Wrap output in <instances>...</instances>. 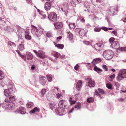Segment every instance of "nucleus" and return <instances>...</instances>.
Segmentation results:
<instances>
[{
  "instance_id": "1",
  "label": "nucleus",
  "mask_w": 126,
  "mask_h": 126,
  "mask_svg": "<svg viewBox=\"0 0 126 126\" xmlns=\"http://www.w3.org/2000/svg\"><path fill=\"white\" fill-rule=\"evenodd\" d=\"M32 26L33 27V28L32 30V33L37 37H40L42 34L43 30L41 28L37 29L35 26L33 25H32Z\"/></svg>"
},
{
  "instance_id": "2",
  "label": "nucleus",
  "mask_w": 126,
  "mask_h": 126,
  "mask_svg": "<svg viewBox=\"0 0 126 126\" xmlns=\"http://www.w3.org/2000/svg\"><path fill=\"white\" fill-rule=\"evenodd\" d=\"M113 53L111 50H106L104 51L103 56L107 59L110 60L111 59L113 56Z\"/></svg>"
},
{
  "instance_id": "3",
  "label": "nucleus",
  "mask_w": 126,
  "mask_h": 126,
  "mask_svg": "<svg viewBox=\"0 0 126 126\" xmlns=\"http://www.w3.org/2000/svg\"><path fill=\"white\" fill-rule=\"evenodd\" d=\"M126 78V70H122L119 71L117 80L120 81Z\"/></svg>"
},
{
  "instance_id": "4",
  "label": "nucleus",
  "mask_w": 126,
  "mask_h": 126,
  "mask_svg": "<svg viewBox=\"0 0 126 126\" xmlns=\"http://www.w3.org/2000/svg\"><path fill=\"white\" fill-rule=\"evenodd\" d=\"M75 32L78 33L79 35L82 37H85L86 36L87 31L83 29L77 28L75 30Z\"/></svg>"
},
{
  "instance_id": "5",
  "label": "nucleus",
  "mask_w": 126,
  "mask_h": 126,
  "mask_svg": "<svg viewBox=\"0 0 126 126\" xmlns=\"http://www.w3.org/2000/svg\"><path fill=\"white\" fill-rule=\"evenodd\" d=\"M48 17L50 20L54 22L57 21V16L56 14L54 12H51L48 15Z\"/></svg>"
},
{
  "instance_id": "6",
  "label": "nucleus",
  "mask_w": 126,
  "mask_h": 126,
  "mask_svg": "<svg viewBox=\"0 0 126 126\" xmlns=\"http://www.w3.org/2000/svg\"><path fill=\"white\" fill-rule=\"evenodd\" d=\"M33 51L39 57L41 58H44L46 57L45 53L42 51L39 50L37 51L36 50H34Z\"/></svg>"
},
{
  "instance_id": "7",
  "label": "nucleus",
  "mask_w": 126,
  "mask_h": 126,
  "mask_svg": "<svg viewBox=\"0 0 126 126\" xmlns=\"http://www.w3.org/2000/svg\"><path fill=\"white\" fill-rule=\"evenodd\" d=\"M67 103V101L63 99L60 100L58 104L59 106L62 108H66Z\"/></svg>"
},
{
  "instance_id": "8",
  "label": "nucleus",
  "mask_w": 126,
  "mask_h": 126,
  "mask_svg": "<svg viewBox=\"0 0 126 126\" xmlns=\"http://www.w3.org/2000/svg\"><path fill=\"white\" fill-rule=\"evenodd\" d=\"M12 90V89L10 87H8L7 89L4 90V92L5 95L7 97L9 96L11 94Z\"/></svg>"
},
{
  "instance_id": "9",
  "label": "nucleus",
  "mask_w": 126,
  "mask_h": 126,
  "mask_svg": "<svg viewBox=\"0 0 126 126\" xmlns=\"http://www.w3.org/2000/svg\"><path fill=\"white\" fill-rule=\"evenodd\" d=\"M6 98L5 100L6 102H12L15 100V98L14 96L10 95L9 96Z\"/></svg>"
},
{
  "instance_id": "10",
  "label": "nucleus",
  "mask_w": 126,
  "mask_h": 126,
  "mask_svg": "<svg viewBox=\"0 0 126 126\" xmlns=\"http://www.w3.org/2000/svg\"><path fill=\"white\" fill-rule=\"evenodd\" d=\"M103 46V44L100 43H96L94 45L95 48L98 51L101 50Z\"/></svg>"
},
{
  "instance_id": "11",
  "label": "nucleus",
  "mask_w": 126,
  "mask_h": 126,
  "mask_svg": "<svg viewBox=\"0 0 126 126\" xmlns=\"http://www.w3.org/2000/svg\"><path fill=\"white\" fill-rule=\"evenodd\" d=\"M60 108H57L55 110V111L60 115H61L63 114L64 112V109Z\"/></svg>"
},
{
  "instance_id": "12",
  "label": "nucleus",
  "mask_w": 126,
  "mask_h": 126,
  "mask_svg": "<svg viewBox=\"0 0 126 126\" xmlns=\"http://www.w3.org/2000/svg\"><path fill=\"white\" fill-rule=\"evenodd\" d=\"M111 46L113 48L117 49L119 47V43L117 41H114L112 43Z\"/></svg>"
},
{
  "instance_id": "13",
  "label": "nucleus",
  "mask_w": 126,
  "mask_h": 126,
  "mask_svg": "<svg viewBox=\"0 0 126 126\" xmlns=\"http://www.w3.org/2000/svg\"><path fill=\"white\" fill-rule=\"evenodd\" d=\"M46 79L45 77L41 76L40 77V82L42 85H45L46 82Z\"/></svg>"
},
{
  "instance_id": "14",
  "label": "nucleus",
  "mask_w": 126,
  "mask_h": 126,
  "mask_svg": "<svg viewBox=\"0 0 126 126\" xmlns=\"http://www.w3.org/2000/svg\"><path fill=\"white\" fill-rule=\"evenodd\" d=\"M68 7V4L67 3H64L62 5L61 9L63 11L65 12L67 9Z\"/></svg>"
},
{
  "instance_id": "15",
  "label": "nucleus",
  "mask_w": 126,
  "mask_h": 126,
  "mask_svg": "<svg viewBox=\"0 0 126 126\" xmlns=\"http://www.w3.org/2000/svg\"><path fill=\"white\" fill-rule=\"evenodd\" d=\"M6 105L8 106L7 107L9 109H13L15 107V104L12 102H8L6 103Z\"/></svg>"
},
{
  "instance_id": "16",
  "label": "nucleus",
  "mask_w": 126,
  "mask_h": 126,
  "mask_svg": "<svg viewBox=\"0 0 126 126\" xmlns=\"http://www.w3.org/2000/svg\"><path fill=\"white\" fill-rule=\"evenodd\" d=\"M54 25L55 28L57 29H60L63 27L62 23L60 22H58L55 23Z\"/></svg>"
},
{
  "instance_id": "17",
  "label": "nucleus",
  "mask_w": 126,
  "mask_h": 126,
  "mask_svg": "<svg viewBox=\"0 0 126 126\" xmlns=\"http://www.w3.org/2000/svg\"><path fill=\"white\" fill-rule=\"evenodd\" d=\"M26 32L25 30L20 27H18L17 30V33L20 36L21 35V36L22 35V34H23V32Z\"/></svg>"
},
{
  "instance_id": "18",
  "label": "nucleus",
  "mask_w": 126,
  "mask_h": 126,
  "mask_svg": "<svg viewBox=\"0 0 126 126\" xmlns=\"http://www.w3.org/2000/svg\"><path fill=\"white\" fill-rule=\"evenodd\" d=\"M101 61V59L100 58H97L94 59L92 62V63L95 65L96 64L100 62Z\"/></svg>"
},
{
  "instance_id": "19",
  "label": "nucleus",
  "mask_w": 126,
  "mask_h": 126,
  "mask_svg": "<svg viewBox=\"0 0 126 126\" xmlns=\"http://www.w3.org/2000/svg\"><path fill=\"white\" fill-rule=\"evenodd\" d=\"M27 58L28 60H32L33 58V56L30 52H28L26 53Z\"/></svg>"
},
{
  "instance_id": "20",
  "label": "nucleus",
  "mask_w": 126,
  "mask_h": 126,
  "mask_svg": "<svg viewBox=\"0 0 126 126\" xmlns=\"http://www.w3.org/2000/svg\"><path fill=\"white\" fill-rule=\"evenodd\" d=\"M82 82L81 81L79 80L78 82L76 84V88L78 90H80L82 87Z\"/></svg>"
},
{
  "instance_id": "21",
  "label": "nucleus",
  "mask_w": 126,
  "mask_h": 126,
  "mask_svg": "<svg viewBox=\"0 0 126 126\" xmlns=\"http://www.w3.org/2000/svg\"><path fill=\"white\" fill-rule=\"evenodd\" d=\"M51 8V5L48 2H46L45 5V9L47 11L49 10Z\"/></svg>"
},
{
  "instance_id": "22",
  "label": "nucleus",
  "mask_w": 126,
  "mask_h": 126,
  "mask_svg": "<svg viewBox=\"0 0 126 126\" xmlns=\"http://www.w3.org/2000/svg\"><path fill=\"white\" fill-rule=\"evenodd\" d=\"M18 110L21 114H23L26 113L25 110L23 107H21L19 108Z\"/></svg>"
},
{
  "instance_id": "23",
  "label": "nucleus",
  "mask_w": 126,
  "mask_h": 126,
  "mask_svg": "<svg viewBox=\"0 0 126 126\" xmlns=\"http://www.w3.org/2000/svg\"><path fill=\"white\" fill-rule=\"evenodd\" d=\"M88 86L90 87H93L95 86V83L94 81L91 80L88 82Z\"/></svg>"
},
{
  "instance_id": "24",
  "label": "nucleus",
  "mask_w": 126,
  "mask_h": 126,
  "mask_svg": "<svg viewBox=\"0 0 126 126\" xmlns=\"http://www.w3.org/2000/svg\"><path fill=\"white\" fill-rule=\"evenodd\" d=\"M67 34V36H68L69 39L70 40H72L73 38V34L70 31L66 32Z\"/></svg>"
},
{
  "instance_id": "25",
  "label": "nucleus",
  "mask_w": 126,
  "mask_h": 126,
  "mask_svg": "<svg viewBox=\"0 0 126 126\" xmlns=\"http://www.w3.org/2000/svg\"><path fill=\"white\" fill-rule=\"evenodd\" d=\"M40 111V109L38 107H36L34 109L30 111V112L32 113H34L37 112H39Z\"/></svg>"
},
{
  "instance_id": "26",
  "label": "nucleus",
  "mask_w": 126,
  "mask_h": 126,
  "mask_svg": "<svg viewBox=\"0 0 126 126\" xmlns=\"http://www.w3.org/2000/svg\"><path fill=\"white\" fill-rule=\"evenodd\" d=\"M54 43L55 45V46L57 47L58 48L62 49L64 47V45L63 44H57L55 42H54Z\"/></svg>"
},
{
  "instance_id": "27",
  "label": "nucleus",
  "mask_w": 126,
  "mask_h": 126,
  "mask_svg": "<svg viewBox=\"0 0 126 126\" xmlns=\"http://www.w3.org/2000/svg\"><path fill=\"white\" fill-rule=\"evenodd\" d=\"M81 2L80 0H72V3L74 5H76L79 4Z\"/></svg>"
},
{
  "instance_id": "28",
  "label": "nucleus",
  "mask_w": 126,
  "mask_h": 126,
  "mask_svg": "<svg viewBox=\"0 0 126 126\" xmlns=\"http://www.w3.org/2000/svg\"><path fill=\"white\" fill-rule=\"evenodd\" d=\"M18 49L22 51L24 48V42H22L21 44H20L18 46Z\"/></svg>"
},
{
  "instance_id": "29",
  "label": "nucleus",
  "mask_w": 126,
  "mask_h": 126,
  "mask_svg": "<svg viewBox=\"0 0 126 126\" xmlns=\"http://www.w3.org/2000/svg\"><path fill=\"white\" fill-rule=\"evenodd\" d=\"M51 54L56 57H58L60 55V54L58 52H55L54 51H52L51 52Z\"/></svg>"
},
{
  "instance_id": "30",
  "label": "nucleus",
  "mask_w": 126,
  "mask_h": 126,
  "mask_svg": "<svg viewBox=\"0 0 126 126\" xmlns=\"http://www.w3.org/2000/svg\"><path fill=\"white\" fill-rule=\"evenodd\" d=\"M46 35L47 37L48 38H50L52 37L53 36L52 33L49 31L46 32Z\"/></svg>"
},
{
  "instance_id": "31",
  "label": "nucleus",
  "mask_w": 126,
  "mask_h": 126,
  "mask_svg": "<svg viewBox=\"0 0 126 126\" xmlns=\"http://www.w3.org/2000/svg\"><path fill=\"white\" fill-rule=\"evenodd\" d=\"M33 105V103L31 102H28L26 105V107L27 108H30Z\"/></svg>"
},
{
  "instance_id": "32",
  "label": "nucleus",
  "mask_w": 126,
  "mask_h": 126,
  "mask_svg": "<svg viewBox=\"0 0 126 126\" xmlns=\"http://www.w3.org/2000/svg\"><path fill=\"white\" fill-rule=\"evenodd\" d=\"M26 34L25 36L26 39L30 40L32 38V37L27 32H26Z\"/></svg>"
},
{
  "instance_id": "33",
  "label": "nucleus",
  "mask_w": 126,
  "mask_h": 126,
  "mask_svg": "<svg viewBox=\"0 0 126 126\" xmlns=\"http://www.w3.org/2000/svg\"><path fill=\"white\" fill-rule=\"evenodd\" d=\"M81 107V104L79 103H77L76 104L75 106V108H76L77 109H80Z\"/></svg>"
},
{
  "instance_id": "34",
  "label": "nucleus",
  "mask_w": 126,
  "mask_h": 126,
  "mask_svg": "<svg viewBox=\"0 0 126 126\" xmlns=\"http://www.w3.org/2000/svg\"><path fill=\"white\" fill-rule=\"evenodd\" d=\"M94 69V70L97 72L98 73H99V72H102V70L100 68H98L96 66H95Z\"/></svg>"
},
{
  "instance_id": "35",
  "label": "nucleus",
  "mask_w": 126,
  "mask_h": 126,
  "mask_svg": "<svg viewBox=\"0 0 126 126\" xmlns=\"http://www.w3.org/2000/svg\"><path fill=\"white\" fill-rule=\"evenodd\" d=\"M115 74H113L111 75H110L109 76V81H112L115 77Z\"/></svg>"
},
{
  "instance_id": "36",
  "label": "nucleus",
  "mask_w": 126,
  "mask_h": 126,
  "mask_svg": "<svg viewBox=\"0 0 126 126\" xmlns=\"http://www.w3.org/2000/svg\"><path fill=\"white\" fill-rule=\"evenodd\" d=\"M69 27L71 29H74L76 27L75 24L74 23H70L69 24Z\"/></svg>"
},
{
  "instance_id": "37",
  "label": "nucleus",
  "mask_w": 126,
  "mask_h": 126,
  "mask_svg": "<svg viewBox=\"0 0 126 126\" xmlns=\"http://www.w3.org/2000/svg\"><path fill=\"white\" fill-rule=\"evenodd\" d=\"M4 77V75L1 71L0 70V79H3Z\"/></svg>"
},
{
  "instance_id": "38",
  "label": "nucleus",
  "mask_w": 126,
  "mask_h": 126,
  "mask_svg": "<svg viewBox=\"0 0 126 126\" xmlns=\"http://www.w3.org/2000/svg\"><path fill=\"white\" fill-rule=\"evenodd\" d=\"M16 51L17 52L18 54L19 55L20 57L24 59V60L25 61L26 60V59L25 58L24 59L25 56L24 55H22L21 54H20L19 51L18 50H16Z\"/></svg>"
},
{
  "instance_id": "39",
  "label": "nucleus",
  "mask_w": 126,
  "mask_h": 126,
  "mask_svg": "<svg viewBox=\"0 0 126 126\" xmlns=\"http://www.w3.org/2000/svg\"><path fill=\"white\" fill-rule=\"evenodd\" d=\"M106 86L107 87L110 89H112V85L111 84L107 83L106 84Z\"/></svg>"
},
{
  "instance_id": "40",
  "label": "nucleus",
  "mask_w": 126,
  "mask_h": 126,
  "mask_svg": "<svg viewBox=\"0 0 126 126\" xmlns=\"http://www.w3.org/2000/svg\"><path fill=\"white\" fill-rule=\"evenodd\" d=\"M94 101V99L92 97H90L87 99V101L89 103H91Z\"/></svg>"
},
{
  "instance_id": "41",
  "label": "nucleus",
  "mask_w": 126,
  "mask_h": 126,
  "mask_svg": "<svg viewBox=\"0 0 126 126\" xmlns=\"http://www.w3.org/2000/svg\"><path fill=\"white\" fill-rule=\"evenodd\" d=\"M47 79L49 82H50L52 80V77L50 75H47L46 76Z\"/></svg>"
},
{
  "instance_id": "42",
  "label": "nucleus",
  "mask_w": 126,
  "mask_h": 126,
  "mask_svg": "<svg viewBox=\"0 0 126 126\" xmlns=\"http://www.w3.org/2000/svg\"><path fill=\"white\" fill-rule=\"evenodd\" d=\"M46 91V89H42L41 92V93L42 96H43L44 95V94L45 93Z\"/></svg>"
},
{
  "instance_id": "43",
  "label": "nucleus",
  "mask_w": 126,
  "mask_h": 126,
  "mask_svg": "<svg viewBox=\"0 0 126 126\" xmlns=\"http://www.w3.org/2000/svg\"><path fill=\"white\" fill-rule=\"evenodd\" d=\"M115 39L113 37H111L110 38L109 40V41L110 43H112L114 42L113 41L115 40Z\"/></svg>"
},
{
  "instance_id": "44",
  "label": "nucleus",
  "mask_w": 126,
  "mask_h": 126,
  "mask_svg": "<svg viewBox=\"0 0 126 126\" xmlns=\"http://www.w3.org/2000/svg\"><path fill=\"white\" fill-rule=\"evenodd\" d=\"M98 90L100 93L102 94H104L105 92L103 90L101 89L100 88H99L98 89Z\"/></svg>"
},
{
  "instance_id": "45",
  "label": "nucleus",
  "mask_w": 126,
  "mask_h": 126,
  "mask_svg": "<svg viewBox=\"0 0 126 126\" xmlns=\"http://www.w3.org/2000/svg\"><path fill=\"white\" fill-rule=\"evenodd\" d=\"M94 30L96 32H99L101 30V28L98 27H96L94 28Z\"/></svg>"
},
{
  "instance_id": "46",
  "label": "nucleus",
  "mask_w": 126,
  "mask_h": 126,
  "mask_svg": "<svg viewBox=\"0 0 126 126\" xmlns=\"http://www.w3.org/2000/svg\"><path fill=\"white\" fill-rule=\"evenodd\" d=\"M102 68L103 69H104L106 71H107L108 68L106 65H104L102 66Z\"/></svg>"
},
{
  "instance_id": "47",
  "label": "nucleus",
  "mask_w": 126,
  "mask_h": 126,
  "mask_svg": "<svg viewBox=\"0 0 126 126\" xmlns=\"http://www.w3.org/2000/svg\"><path fill=\"white\" fill-rule=\"evenodd\" d=\"M79 66V65L78 64H77L74 67V68L76 70H77L78 69Z\"/></svg>"
},
{
  "instance_id": "48",
  "label": "nucleus",
  "mask_w": 126,
  "mask_h": 126,
  "mask_svg": "<svg viewBox=\"0 0 126 126\" xmlns=\"http://www.w3.org/2000/svg\"><path fill=\"white\" fill-rule=\"evenodd\" d=\"M94 94L97 95V96H99L100 97H101V96L100 95L99 93L96 90H95V91L94 92Z\"/></svg>"
},
{
  "instance_id": "49",
  "label": "nucleus",
  "mask_w": 126,
  "mask_h": 126,
  "mask_svg": "<svg viewBox=\"0 0 126 126\" xmlns=\"http://www.w3.org/2000/svg\"><path fill=\"white\" fill-rule=\"evenodd\" d=\"M61 96V94L58 93L56 94V96L57 98H58L60 97Z\"/></svg>"
},
{
  "instance_id": "50",
  "label": "nucleus",
  "mask_w": 126,
  "mask_h": 126,
  "mask_svg": "<svg viewBox=\"0 0 126 126\" xmlns=\"http://www.w3.org/2000/svg\"><path fill=\"white\" fill-rule=\"evenodd\" d=\"M112 33H113L115 36H117V32L115 30L113 31H112Z\"/></svg>"
},
{
  "instance_id": "51",
  "label": "nucleus",
  "mask_w": 126,
  "mask_h": 126,
  "mask_svg": "<svg viewBox=\"0 0 126 126\" xmlns=\"http://www.w3.org/2000/svg\"><path fill=\"white\" fill-rule=\"evenodd\" d=\"M101 28L105 31H107L108 30V28L105 27H102Z\"/></svg>"
},
{
  "instance_id": "52",
  "label": "nucleus",
  "mask_w": 126,
  "mask_h": 126,
  "mask_svg": "<svg viewBox=\"0 0 126 126\" xmlns=\"http://www.w3.org/2000/svg\"><path fill=\"white\" fill-rule=\"evenodd\" d=\"M80 21L82 22H85V20L83 17H81L80 18Z\"/></svg>"
},
{
  "instance_id": "53",
  "label": "nucleus",
  "mask_w": 126,
  "mask_h": 126,
  "mask_svg": "<svg viewBox=\"0 0 126 126\" xmlns=\"http://www.w3.org/2000/svg\"><path fill=\"white\" fill-rule=\"evenodd\" d=\"M76 102V101L75 100H72L71 102H70L71 105L73 104H74Z\"/></svg>"
},
{
  "instance_id": "54",
  "label": "nucleus",
  "mask_w": 126,
  "mask_h": 126,
  "mask_svg": "<svg viewBox=\"0 0 126 126\" xmlns=\"http://www.w3.org/2000/svg\"><path fill=\"white\" fill-rule=\"evenodd\" d=\"M35 69V66L34 65H33L31 67V69L32 70H34Z\"/></svg>"
},
{
  "instance_id": "55",
  "label": "nucleus",
  "mask_w": 126,
  "mask_h": 126,
  "mask_svg": "<svg viewBox=\"0 0 126 126\" xmlns=\"http://www.w3.org/2000/svg\"><path fill=\"white\" fill-rule=\"evenodd\" d=\"M118 101H123L124 99H123L122 98H119L118 99Z\"/></svg>"
},
{
  "instance_id": "56",
  "label": "nucleus",
  "mask_w": 126,
  "mask_h": 126,
  "mask_svg": "<svg viewBox=\"0 0 126 126\" xmlns=\"http://www.w3.org/2000/svg\"><path fill=\"white\" fill-rule=\"evenodd\" d=\"M74 110V108H72L71 109V110L70 111H69V113H71Z\"/></svg>"
},
{
  "instance_id": "57",
  "label": "nucleus",
  "mask_w": 126,
  "mask_h": 126,
  "mask_svg": "<svg viewBox=\"0 0 126 126\" xmlns=\"http://www.w3.org/2000/svg\"><path fill=\"white\" fill-rule=\"evenodd\" d=\"M49 106L50 107H52L54 106L53 105H52V103H50L49 104Z\"/></svg>"
},
{
  "instance_id": "58",
  "label": "nucleus",
  "mask_w": 126,
  "mask_h": 126,
  "mask_svg": "<svg viewBox=\"0 0 126 126\" xmlns=\"http://www.w3.org/2000/svg\"><path fill=\"white\" fill-rule=\"evenodd\" d=\"M62 38V37L60 36L57 37V39H59V40L61 39Z\"/></svg>"
},
{
  "instance_id": "59",
  "label": "nucleus",
  "mask_w": 126,
  "mask_h": 126,
  "mask_svg": "<svg viewBox=\"0 0 126 126\" xmlns=\"http://www.w3.org/2000/svg\"><path fill=\"white\" fill-rule=\"evenodd\" d=\"M72 100V98L71 97H70V99H69V101L70 102H71V101Z\"/></svg>"
},
{
  "instance_id": "60",
  "label": "nucleus",
  "mask_w": 126,
  "mask_h": 126,
  "mask_svg": "<svg viewBox=\"0 0 126 126\" xmlns=\"http://www.w3.org/2000/svg\"><path fill=\"white\" fill-rule=\"evenodd\" d=\"M111 70L113 71V72H114L115 71V69H111Z\"/></svg>"
},
{
  "instance_id": "61",
  "label": "nucleus",
  "mask_w": 126,
  "mask_h": 126,
  "mask_svg": "<svg viewBox=\"0 0 126 126\" xmlns=\"http://www.w3.org/2000/svg\"><path fill=\"white\" fill-rule=\"evenodd\" d=\"M2 5L0 3V8H2Z\"/></svg>"
},
{
  "instance_id": "62",
  "label": "nucleus",
  "mask_w": 126,
  "mask_h": 126,
  "mask_svg": "<svg viewBox=\"0 0 126 126\" xmlns=\"http://www.w3.org/2000/svg\"><path fill=\"white\" fill-rule=\"evenodd\" d=\"M123 21L125 22H126V18L124 19Z\"/></svg>"
},
{
  "instance_id": "63",
  "label": "nucleus",
  "mask_w": 126,
  "mask_h": 126,
  "mask_svg": "<svg viewBox=\"0 0 126 126\" xmlns=\"http://www.w3.org/2000/svg\"><path fill=\"white\" fill-rule=\"evenodd\" d=\"M108 28V30H111L112 29V28Z\"/></svg>"
},
{
  "instance_id": "64",
  "label": "nucleus",
  "mask_w": 126,
  "mask_h": 126,
  "mask_svg": "<svg viewBox=\"0 0 126 126\" xmlns=\"http://www.w3.org/2000/svg\"><path fill=\"white\" fill-rule=\"evenodd\" d=\"M49 59L50 60H51L52 61H53V59L51 58H50Z\"/></svg>"
}]
</instances>
